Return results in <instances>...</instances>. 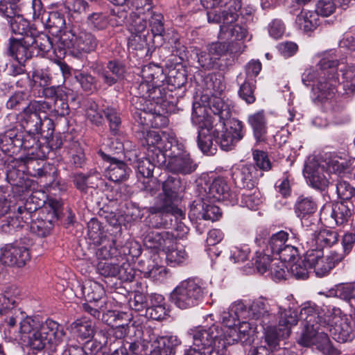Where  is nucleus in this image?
Segmentation results:
<instances>
[{"label":"nucleus","mask_w":355,"mask_h":355,"mask_svg":"<svg viewBox=\"0 0 355 355\" xmlns=\"http://www.w3.org/2000/svg\"><path fill=\"white\" fill-rule=\"evenodd\" d=\"M315 67H307L302 74V81L311 86L314 98L324 103L334 98L337 89L342 87L343 94L355 92V66H345L344 59L339 60L334 50L318 53Z\"/></svg>","instance_id":"1"},{"label":"nucleus","mask_w":355,"mask_h":355,"mask_svg":"<svg viewBox=\"0 0 355 355\" xmlns=\"http://www.w3.org/2000/svg\"><path fill=\"white\" fill-rule=\"evenodd\" d=\"M244 320H255L265 329V338L270 347H275L280 339L288 338L291 329L297 323V313L291 309H284L277 304L259 297L248 305L243 303Z\"/></svg>","instance_id":"2"},{"label":"nucleus","mask_w":355,"mask_h":355,"mask_svg":"<svg viewBox=\"0 0 355 355\" xmlns=\"http://www.w3.org/2000/svg\"><path fill=\"white\" fill-rule=\"evenodd\" d=\"M19 331L15 339L21 340L30 353L36 354L48 349L53 351L62 343L65 336L63 327L52 320L40 322L37 318L26 316L21 311Z\"/></svg>","instance_id":"3"},{"label":"nucleus","mask_w":355,"mask_h":355,"mask_svg":"<svg viewBox=\"0 0 355 355\" xmlns=\"http://www.w3.org/2000/svg\"><path fill=\"white\" fill-rule=\"evenodd\" d=\"M22 205H19L16 218L30 225L31 229L40 234H44L58 218L60 202L54 199L46 201V196L40 191L31 192Z\"/></svg>","instance_id":"4"},{"label":"nucleus","mask_w":355,"mask_h":355,"mask_svg":"<svg viewBox=\"0 0 355 355\" xmlns=\"http://www.w3.org/2000/svg\"><path fill=\"white\" fill-rule=\"evenodd\" d=\"M243 310V302L237 300L220 313V335L227 340L229 345L238 343L250 345L254 340L257 324L254 322L244 320Z\"/></svg>","instance_id":"5"},{"label":"nucleus","mask_w":355,"mask_h":355,"mask_svg":"<svg viewBox=\"0 0 355 355\" xmlns=\"http://www.w3.org/2000/svg\"><path fill=\"white\" fill-rule=\"evenodd\" d=\"M322 313H318V307L315 304H308L301 309L300 318L304 322L305 331L300 339L303 346L315 345L325 355H337V351L331 344L327 334L320 331Z\"/></svg>","instance_id":"6"},{"label":"nucleus","mask_w":355,"mask_h":355,"mask_svg":"<svg viewBox=\"0 0 355 355\" xmlns=\"http://www.w3.org/2000/svg\"><path fill=\"white\" fill-rule=\"evenodd\" d=\"M322 313H318V307L315 304H308L301 309L300 318L304 322L305 331L300 339L303 346L315 345L325 355H337V351L331 344L327 334L320 331Z\"/></svg>","instance_id":"7"},{"label":"nucleus","mask_w":355,"mask_h":355,"mask_svg":"<svg viewBox=\"0 0 355 355\" xmlns=\"http://www.w3.org/2000/svg\"><path fill=\"white\" fill-rule=\"evenodd\" d=\"M322 313H318V307L315 304H308L301 309L300 318L304 322L305 331L300 339L303 346L315 345L325 355H337V351L331 344L327 334L320 331Z\"/></svg>","instance_id":"8"},{"label":"nucleus","mask_w":355,"mask_h":355,"mask_svg":"<svg viewBox=\"0 0 355 355\" xmlns=\"http://www.w3.org/2000/svg\"><path fill=\"white\" fill-rule=\"evenodd\" d=\"M184 184L178 175L168 176L162 184V189L164 195V207L167 209L166 212H156L154 208H151L149 218L150 225L153 227L168 228L172 226V216L176 220L184 218L183 211L176 207L171 206V204L178 200L180 195L184 190Z\"/></svg>","instance_id":"9"},{"label":"nucleus","mask_w":355,"mask_h":355,"mask_svg":"<svg viewBox=\"0 0 355 355\" xmlns=\"http://www.w3.org/2000/svg\"><path fill=\"white\" fill-rule=\"evenodd\" d=\"M343 170L344 165L337 157H328L320 161L311 158L305 163L303 174L312 187L324 191L329 184L330 173H340Z\"/></svg>","instance_id":"10"},{"label":"nucleus","mask_w":355,"mask_h":355,"mask_svg":"<svg viewBox=\"0 0 355 355\" xmlns=\"http://www.w3.org/2000/svg\"><path fill=\"white\" fill-rule=\"evenodd\" d=\"M188 333L193 338V346L204 355L223 353L227 345H230L227 340L220 335L218 326L216 324L209 328L194 327L190 329Z\"/></svg>","instance_id":"11"},{"label":"nucleus","mask_w":355,"mask_h":355,"mask_svg":"<svg viewBox=\"0 0 355 355\" xmlns=\"http://www.w3.org/2000/svg\"><path fill=\"white\" fill-rule=\"evenodd\" d=\"M318 313L323 317L320 319V324L327 328L333 338L339 343H345L352 338L353 329L350 321L346 315H342L340 309L323 306L318 308Z\"/></svg>","instance_id":"12"},{"label":"nucleus","mask_w":355,"mask_h":355,"mask_svg":"<svg viewBox=\"0 0 355 355\" xmlns=\"http://www.w3.org/2000/svg\"><path fill=\"white\" fill-rule=\"evenodd\" d=\"M239 10L228 12L223 11V15L216 12H207V19L209 23L220 24L219 37L221 40L233 42L242 41L247 37V29L241 25L236 24L239 18Z\"/></svg>","instance_id":"13"},{"label":"nucleus","mask_w":355,"mask_h":355,"mask_svg":"<svg viewBox=\"0 0 355 355\" xmlns=\"http://www.w3.org/2000/svg\"><path fill=\"white\" fill-rule=\"evenodd\" d=\"M191 121L198 127V145L200 149L207 155H214L216 148L213 144L212 137L210 135L213 128L211 116L207 114V108L201 106L198 101L193 103Z\"/></svg>","instance_id":"14"},{"label":"nucleus","mask_w":355,"mask_h":355,"mask_svg":"<svg viewBox=\"0 0 355 355\" xmlns=\"http://www.w3.org/2000/svg\"><path fill=\"white\" fill-rule=\"evenodd\" d=\"M205 294L200 282L189 278L180 282L170 294V299L181 309H189L200 304Z\"/></svg>","instance_id":"15"},{"label":"nucleus","mask_w":355,"mask_h":355,"mask_svg":"<svg viewBox=\"0 0 355 355\" xmlns=\"http://www.w3.org/2000/svg\"><path fill=\"white\" fill-rule=\"evenodd\" d=\"M166 153H161V159L157 160V165L166 164V168L173 173L189 174L196 170V165L190 157L184 146L178 140H173Z\"/></svg>","instance_id":"16"},{"label":"nucleus","mask_w":355,"mask_h":355,"mask_svg":"<svg viewBox=\"0 0 355 355\" xmlns=\"http://www.w3.org/2000/svg\"><path fill=\"white\" fill-rule=\"evenodd\" d=\"M50 109V105L44 101L30 102L19 114L22 127L33 133L41 134L45 124H52L51 120L46 116Z\"/></svg>","instance_id":"17"},{"label":"nucleus","mask_w":355,"mask_h":355,"mask_svg":"<svg viewBox=\"0 0 355 355\" xmlns=\"http://www.w3.org/2000/svg\"><path fill=\"white\" fill-rule=\"evenodd\" d=\"M63 49H68L75 56L94 51L98 41L96 37L86 31L71 30L64 33L60 38Z\"/></svg>","instance_id":"18"},{"label":"nucleus","mask_w":355,"mask_h":355,"mask_svg":"<svg viewBox=\"0 0 355 355\" xmlns=\"http://www.w3.org/2000/svg\"><path fill=\"white\" fill-rule=\"evenodd\" d=\"M21 300V291L16 286L8 287L0 294V319L10 328V331L15 327L17 319H19L21 310L16 306Z\"/></svg>","instance_id":"19"},{"label":"nucleus","mask_w":355,"mask_h":355,"mask_svg":"<svg viewBox=\"0 0 355 355\" xmlns=\"http://www.w3.org/2000/svg\"><path fill=\"white\" fill-rule=\"evenodd\" d=\"M7 180L9 185L0 186L8 188L9 196L6 197L8 201H11V207L18 200L24 202L27 196L32 191L33 182L27 178L21 170L12 168L7 172Z\"/></svg>","instance_id":"20"},{"label":"nucleus","mask_w":355,"mask_h":355,"mask_svg":"<svg viewBox=\"0 0 355 355\" xmlns=\"http://www.w3.org/2000/svg\"><path fill=\"white\" fill-rule=\"evenodd\" d=\"M147 13L137 8V13L131 16L128 30L131 33L128 44L136 50L143 49L147 45L149 32L147 29Z\"/></svg>","instance_id":"21"},{"label":"nucleus","mask_w":355,"mask_h":355,"mask_svg":"<svg viewBox=\"0 0 355 355\" xmlns=\"http://www.w3.org/2000/svg\"><path fill=\"white\" fill-rule=\"evenodd\" d=\"M306 261L309 268H313L317 277H323L341 261V258L334 254L324 257L320 249H311L306 252Z\"/></svg>","instance_id":"22"},{"label":"nucleus","mask_w":355,"mask_h":355,"mask_svg":"<svg viewBox=\"0 0 355 355\" xmlns=\"http://www.w3.org/2000/svg\"><path fill=\"white\" fill-rule=\"evenodd\" d=\"M30 259L28 248L19 242L6 244L0 249V262L5 266L23 267Z\"/></svg>","instance_id":"23"},{"label":"nucleus","mask_w":355,"mask_h":355,"mask_svg":"<svg viewBox=\"0 0 355 355\" xmlns=\"http://www.w3.org/2000/svg\"><path fill=\"white\" fill-rule=\"evenodd\" d=\"M173 140H178L173 133L166 131L149 130L144 134L142 145L148 146V151H156L157 160L161 159V153H166Z\"/></svg>","instance_id":"24"},{"label":"nucleus","mask_w":355,"mask_h":355,"mask_svg":"<svg viewBox=\"0 0 355 355\" xmlns=\"http://www.w3.org/2000/svg\"><path fill=\"white\" fill-rule=\"evenodd\" d=\"M221 126L223 130L220 132L214 131V136L222 150H231L243 137L242 123L239 121H234L229 128L225 127L226 125Z\"/></svg>","instance_id":"25"},{"label":"nucleus","mask_w":355,"mask_h":355,"mask_svg":"<svg viewBox=\"0 0 355 355\" xmlns=\"http://www.w3.org/2000/svg\"><path fill=\"white\" fill-rule=\"evenodd\" d=\"M231 175L237 187L245 189L254 188L259 173L252 164H236L231 168Z\"/></svg>","instance_id":"26"},{"label":"nucleus","mask_w":355,"mask_h":355,"mask_svg":"<svg viewBox=\"0 0 355 355\" xmlns=\"http://www.w3.org/2000/svg\"><path fill=\"white\" fill-rule=\"evenodd\" d=\"M288 241V233L280 230L271 236L267 230H261L257 235L255 243L259 247H263L271 254H277L286 245Z\"/></svg>","instance_id":"27"},{"label":"nucleus","mask_w":355,"mask_h":355,"mask_svg":"<svg viewBox=\"0 0 355 355\" xmlns=\"http://www.w3.org/2000/svg\"><path fill=\"white\" fill-rule=\"evenodd\" d=\"M210 200L204 197H200V200H195L191 205L189 217L211 221L218 220L221 212L218 207L207 202Z\"/></svg>","instance_id":"28"},{"label":"nucleus","mask_w":355,"mask_h":355,"mask_svg":"<svg viewBox=\"0 0 355 355\" xmlns=\"http://www.w3.org/2000/svg\"><path fill=\"white\" fill-rule=\"evenodd\" d=\"M201 197L213 201L230 200V186L224 178H216L210 184H206L204 193H201Z\"/></svg>","instance_id":"29"},{"label":"nucleus","mask_w":355,"mask_h":355,"mask_svg":"<svg viewBox=\"0 0 355 355\" xmlns=\"http://www.w3.org/2000/svg\"><path fill=\"white\" fill-rule=\"evenodd\" d=\"M317 209L316 200L311 196H300L294 204L295 214L301 220L303 226H309V222L311 221Z\"/></svg>","instance_id":"30"},{"label":"nucleus","mask_w":355,"mask_h":355,"mask_svg":"<svg viewBox=\"0 0 355 355\" xmlns=\"http://www.w3.org/2000/svg\"><path fill=\"white\" fill-rule=\"evenodd\" d=\"M152 342L151 355H175V348L181 341L176 336L150 338Z\"/></svg>","instance_id":"31"},{"label":"nucleus","mask_w":355,"mask_h":355,"mask_svg":"<svg viewBox=\"0 0 355 355\" xmlns=\"http://www.w3.org/2000/svg\"><path fill=\"white\" fill-rule=\"evenodd\" d=\"M31 33L25 37V43L31 44L33 52L36 51V55H44L53 48V42L50 37L35 28L30 31Z\"/></svg>","instance_id":"32"},{"label":"nucleus","mask_w":355,"mask_h":355,"mask_svg":"<svg viewBox=\"0 0 355 355\" xmlns=\"http://www.w3.org/2000/svg\"><path fill=\"white\" fill-rule=\"evenodd\" d=\"M200 105L207 108V112L209 110L214 114L218 116L221 122L220 125H225V121L229 119L232 115L233 107L231 101L227 98L212 96L208 102V107L205 105L200 103ZM207 114L209 115V113Z\"/></svg>","instance_id":"33"},{"label":"nucleus","mask_w":355,"mask_h":355,"mask_svg":"<svg viewBox=\"0 0 355 355\" xmlns=\"http://www.w3.org/2000/svg\"><path fill=\"white\" fill-rule=\"evenodd\" d=\"M125 73V65L119 61L108 62L105 69L98 71L99 76L105 84L112 86L118 80L124 78Z\"/></svg>","instance_id":"34"},{"label":"nucleus","mask_w":355,"mask_h":355,"mask_svg":"<svg viewBox=\"0 0 355 355\" xmlns=\"http://www.w3.org/2000/svg\"><path fill=\"white\" fill-rule=\"evenodd\" d=\"M25 37L20 38H10L9 45L10 55L19 64L24 63L27 59L31 58L33 52L31 44L24 42Z\"/></svg>","instance_id":"35"},{"label":"nucleus","mask_w":355,"mask_h":355,"mask_svg":"<svg viewBox=\"0 0 355 355\" xmlns=\"http://www.w3.org/2000/svg\"><path fill=\"white\" fill-rule=\"evenodd\" d=\"M173 242V235L169 232H157L151 231L144 238V245L152 249H162L164 250L169 248Z\"/></svg>","instance_id":"36"},{"label":"nucleus","mask_w":355,"mask_h":355,"mask_svg":"<svg viewBox=\"0 0 355 355\" xmlns=\"http://www.w3.org/2000/svg\"><path fill=\"white\" fill-rule=\"evenodd\" d=\"M319 24L320 18L315 11L302 10L295 19L296 27L306 34L314 31Z\"/></svg>","instance_id":"37"},{"label":"nucleus","mask_w":355,"mask_h":355,"mask_svg":"<svg viewBox=\"0 0 355 355\" xmlns=\"http://www.w3.org/2000/svg\"><path fill=\"white\" fill-rule=\"evenodd\" d=\"M248 122L253 130L257 142L264 141L267 135V121L263 110L250 114Z\"/></svg>","instance_id":"38"},{"label":"nucleus","mask_w":355,"mask_h":355,"mask_svg":"<svg viewBox=\"0 0 355 355\" xmlns=\"http://www.w3.org/2000/svg\"><path fill=\"white\" fill-rule=\"evenodd\" d=\"M138 90L139 94L141 97L148 98L149 101H152L156 104L161 103L166 98V94L159 84L140 83Z\"/></svg>","instance_id":"39"},{"label":"nucleus","mask_w":355,"mask_h":355,"mask_svg":"<svg viewBox=\"0 0 355 355\" xmlns=\"http://www.w3.org/2000/svg\"><path fill=\"white\" fill-rule=\"evenodd\" d=\"M82 292L86 300L89 303H96L101 300H106L103 297L105 295L103 287L96 282L86 281L82 286Z\"/></svg>","instance_id":"40"},{"label":"nucleus","mask_w":355,"mask_h":355,"mask_svg":"<svg viewBox=\"0 0 355 355\" xmlns=\"http://www.w3.org/2000/svg\"><path fill=\"white\" fill-rule=\"evenodd\" d=\"M164 251L166 254L167 263L172 267L180 266L188 260V254L184 248L177 245L175 241Z\"/></svg>","instance_id":"41"},{"label":"nucleus","mask_w":355,"mask_h":355,"mask_svg":"<svg viewBox=\"0 0 355 355\" xmlns=\"http://www.w3.org/2000/svg\"><path fill=\"white\" fill-rule=\"evenodd\" d=\"M71 327L73 332L81 339L90 338L94 336V323L87 318L77 319Z\"/></svg>","instance_id":"42"},{"label":"nucleus","mask_w":355,"mask_h":355,"mask_svg":"<svg viewBox=\"0 0 355 355\" xmlns=\"http://www.w3.org/2000/svg\"><path fill=\"white\" fill-rule=\"evenodd\" d=\"M200 2L207 9L218 8L219 12H216L220 15H223L224 10L230 12L241 8V0H200Z\"/></svg>","instance_id":"43"},{"label":"nucleus","mask_w":355,"mask_h":355,"mask_svg":"<svg viewBox=\"0 0 355 355\" xmlns=\"http://www.w3.org/2000/svg\"><path fill=\"white\" fill-rule=\"evenodd\" d=\"M142 82L148 85L160 84L162 82L163 70L158 65L149 64L142 67L141 71Z\"/></svg>","instance_id":"44"},{"label":"nucleus","mask_w":355,"mask_h":355,"mask_svg":"<svg viewBox=\"0 0 355 355\" xmlns=\"http://www.w3.org/2000/svg\"><path fill=\"white\" fill-rule=\"evenodd\" d=\"M130 168L122 161L113 159L107 168V177L113 182L125 180L129 175Z\"/></svg>","instance_id":"45"},{"label":"nucleus","mask_w":355,"mask_h":355,"mask_svg":"<svg viewBox=\"0 0 355 355\" xmlns=\"http://www.w3.org/2000/svg\"><path fill=\"white\" fill-rule=\"evenodd\" d=\"M141 4L143 2H145V4L147 6L146 10H147V17L148 15L150 16V19H149V25L151 28V33L154 36H160L164 31V24L162 22L163 16L159 13H153L151 12V4L150 3V0H138Z\"/></svg>","instance_id":"46"},{"label":"nucleus","mask_w":355,"mask_h":355,"mask_svg":"<svg viewBox=\"0 0 355 355\" xmlns=\"http://www.w3.org/2000/svg\"><path fill=\"white\" fill-rule=\"evenodd\" d=\"M272 254L265 248L263 249V247H259V249L256 252L254 265L259 273L264 274L269 270V268L274 261V259L271 258Z\"/></svg>","instance_id":"47"},{"label":"nucleus","mask_w":355,"mask_h":355,"mask_svg":"<svg viewBox=\"0 0 355 355\" xmlns=\"http://www.w3.org/2000/svg\"><path fill=\"white\" fill-rule=\"evenodd\" d=\"M123 268V266H119L116 263L107 260L100 261L97 264L98 272L105 277H116L119 275V278H124L121 275Z\"/></svg>","instance_id":"48"},{"label":"nucleus","mask_w":355,"mask_h":355,"mask_svg":"<svg viewBox=\"0 0 355 355\" xmlns=\"http://www.w3.org/2000/svg\"><path fill=\"white\" fill-rule=\"evenodd\" d=\"M10 24L12 33L21 37H26L31 33L30 31L35 29L29 26V23L27 20L17 14L10 18Z\"/></svg>","instance_id":"49"},{"label":"nucleus","mask_w":355,"mask_h":355,"mask_svg":"<svg viewBox=\"0 0 355 355\" xmlns=\"http://www.w3.org/2000/svg\"><path fill=\"white\" fill-rule=\"evenodd\" d=\"M242 206L246 207L250 209H256L261 203V194L259 191L255 189H246L241 193Z\"/></svg>","instance_id":"50"},{"label":"nucleus","mask_w":355,"mask_h":355,"mask_svg":"<svg viewBox=\"0 0 355 355\" xmlns=\"http://www.w3.org/2000/svg\"><path fill=\"white\" fill-rule=\"evenodd\" d=\"M315 241L318 248L330 247L338 241V234L334 230L324 229L315 236Z\"/></svg>","instance_id":"51"},{"label":"nucleus","mask_w":355,"mask_h":355,"mask_svg":"<svg viewBox=\"0 0 355 355\" xmlns=\"http://www.w3.org/2000/svg\"><path fill=\"white\" fill-rule=\"evenodd\" d=\"M334 293L336 297L349 302L351 306L355 307V285H338Z\"/></svg>","instance_id":"52"},{"label":"nucleus","mask_w":355,"mask_h":355,"mask_svg":"<svg viewBox=\"0 0 355 355\" xmlns=\"http://www.w3.org/2000/svg\"><path fill=\"white\" fill-rule=\"evenodd\" d=\"M351 214V209L348 205L344 202L337 203L331 209V216L337 225L343 224L350 217Z\"/></svg>","instance_id":"53"},{"label":"nucleus","mask_w":355,"mask_h":355,"mask_svg":"<svg viewBox=\"0 0 355 355\" xmlns=\"http://www.w3.org/2000/svg\"><path fill=\"white\" fill-rule=\"evenodd\" d=\"M104 345L107 348V355H129L123 340H113V338H106Z\"/></svg>","instance_id":"54"},{"label":"nucleus","mask_w":355,"mask_h":355,"mask_svg":"<svg viewBox=\"0 0 355 355\" xmlns=\"http://www.w3.org/2000/svg\"><path fill=\"white\" fill-rule=\"evenodd\" d=\"M291 273L296 279H304L308 277V269L310 268L306 261V257L304 259L297 258L295 261L288 265Z\"/></svg>","instance_id":"55"},{"label":"nucleus","mask_w":355,"mask_h":355,"mask_svg":"<svg viewBox=\"0 0 355 355\" xmlns=\"http://www.w3.org/2000/svg\"><path fill=\"white\" fill-rule=\"evenodd\" d=\"M87 23L93 30H103L107 27L110 20L103 12H93L88 15Z\"/></svg>","instance_id":"56"},{"label":"nucleus","mask_w":355,"mask_h":355,"mask_svg":"<svg viewBox=\"0 0 355 355\" xmlns=\"http://www.w3.org/2000/svg\"><path fill=\"white\" fill-rule=\"evenodd\" d=\"M102 320L107 324L114 327L119 321L130 322L131 317L125 312L109 310L102 314Z\"/></svg>","instance_id":"57"},{"label":"nucleus","mask_w":355,"mask_h":355,"mask_svg":"<svg viewBox=\"0 0 355 355\" xmlns=\"http://www.w3.org/2000/svg\"><path fill=\"white\" fill-rule=\"evenodd\" d=\"M288 268V265L277 258H274L268 271L274 280H282L286 278V273L289 271Z\"/></svg>","instance_id":"58"},{"label":"nucleus","mask_w":355,"mask_h":355,"mask_svg":"<svg viewBox=\"0 0 355 355\" xmlns=\"http://www.w3.org/2000/svg\"><path fill=\"white\" fill-rule=\"evenodd\" d=\"M254 81L248 79L241 86L239 91V96L247 103L251 104L255 101L254 94Z\"/></svg>","instance_id":"59"},{"label":"nucleus","mask_w":355,"mask_h":355,"mask_svg":"<svg viewBox=\"0 0 355 355\" xmlns=\"http://www.w3.org/2000/svg\"><path fill=\"white\" fill-rule=\"evenodd\" d=\"M277 258L287 265H290L298 258V250L291 244L286 245L277 254Z\"/></svg>","instance_id":"60"},{"label":"nucleus","mask_w":355,"mask_h":355,"mask_svg":"<svg viewBox=\"0 0 355 355\" xmlns=\"http://www.w3.org/2000/svg\"><path fill=\"white\" fill-rule=\"evenodd\" d=\"M107 300H101L96 303H85L83 305V308L85 311L89 313L94 318L99 319L101 314L107 309Z\"/></svg>","instance_id":"61"},{"label":"nucleus","mask_w":355,"mask_h":355,"mask_svg":"<svg viewBox=\"0 0 355 355\" xmlns=\"http://www.w3.org/2000/svg\"><path fill=\"white\" fill-rule=\"evenodd\" d=\"M250 250L248 245L233 246L230 249V259L234 263L243 262L248 259Z\"/></svg>","instance_id":"62"},{"label":"nucleus","mask_w":355,"mask_h":355,"mask_svg":"<svg viewBox=\"0 0 355 355\" xmlns=\"http://www.w3.org/2000/svg\"><path fill=\"white\" fill-rule=\"evenodd\" d=\"M253 159L258 168L262 171H268L272 167V164L268 158L267 153L254 150L252 152Z\"/></svg>","instance_id":"63"},{"label":"nucleus","mask_w":355,"mask_h":355,"mask_svg":"<svg viewBox=\"0 0 355 355\" xmlns=\"http://www.w3.org/2000/svg\"><path fill=\"white\" fill-rule=\"evenodd\" d=\"M86 117L92 123L100 124L103 120L101 112L98 110V105L94 101H88L85 110Z\"/></svg>","instance_id":"64"}]
</instances>
